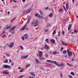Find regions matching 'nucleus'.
<instances>
[{"label":"nucleus","mask_w":78,"mask_h":78,"mask_svg":"<svg viewBox=\"0 0 78 78\" xmlns=\"http://www.w3.org/2000/svg\"><path fill=\"white\" fill-rule=\"evenodd\" d=\"M46 62H51L50 63L51 64H55V65L57 66H58V67H61V66H63V67H64L65 66V65H64V64L62 63L61 64H58V63L56 62V61H51V60H48L46 61Z\"/></svg>","instance_id":"obj_1"},{"label":"nucleus","mask_w":78,"mask_h":78,"mask_svg":"<svg viewBox=\"0 0 78 78\" xmlns=\"http://www.w3.org/2000/svg\"><path fill=\"white\" fill-rule=\"evenodd\" d=\"M31 24L32 25L34 24V27H37L39 25V24H38V21L37 20H36L34 23V22H32L31 23Z\"/></svg>","instance_id":"obj_2"},{"label":"nucleus","mask_w":78,"mask_h":78,"mask_svg":"<svg viewBox=\"0 0 78 78\" xmlns=\"http://www.w3.org/2000/svg\"><path fill=\"white\" fill-rule=\"evenodd\" d=\"M44 47L46 49L48 50L50 49V46L47 45V44H46L44 45Z\"/></svg>","instance_id":"obj_3"},{"label":"nucleus","mask_w":78,"mask_h":78,"mask_svg":"<svg viewBox=\"0 0 78 78\" xmlns=\"http://www.w3.org/2000/svg\"><path fill=\"white\" fill-rule=\"evenodd\" d=\"M69 2L68 1L66 2V9L67 10L69 9Z\"/></svg>","instance_id":"obj_4"},{"label":"nucleus","mask_w":78,"mask_h":78,"mask_svg":"<svg viewBox=\"0 0 78 78\" xmlns=\"http://www.w3.org/2000/svg\"><path fill=\"white\" fill-rule=\"evenodd\" d=\"M4 67L6 69H11V66L7 65H4Z\"/></svg>","instance_id":"obj_5"},{"label":"nucleus","mask_w":78,"mask_h":78,"mask_svg":"<svg viewBox=\"0 0 78 78\" xmlns=\"http://www.w3.org/2000/svg\"><path fill=\"white\" fill-rule=\"evenodd\" d=\"M42 53H43L42 51H40L39 52V57H40V58H41V57H42Z\"/></svg>","instance_id":"obj_6"},{"label":"nucleus","mask_w":78,"mask_h":78,"mask_svg":"<svg viewBox=\"0 0 78 78\" xmlns=\"http://www.w3.org/2000/svg\"><path fill=\"white\" fill-rule=\"evenodd\" d=\"M28 56L27 55H26L25 56H23L22 55L21 57V59H26L28 58Z\"/></svg>","instance_id":"obj_7"},{"label":"nucleus","mask_w":78,"mask_h":78,"mask_svg":"<svg viewBox=\"0 0 78 78\" xmlns=\"http://www.w3.org/2000/svg\"><path fill=\"white\" fill-rule=\"evenodd\" d=\"M68 54L69 57H72V51H70L68 53Z\"/></svg>","instance_id":"obj_8"},{"label":"nucleus","mask_w":78,"mask_h":78,"mask_svg":"<svg viewBox=\"0 0 78 78\" xmlns=\"http://www.w3.org/2000/svg\"><path fill=\"white\" fill-rule=\"evenodd\" d=\"M14 44V43H11L10 45L9 46V47H10V48H12V47H13Z\"/></svg>","instance_id":"obj_9"},{"label":"nucleus","mask_w":78,"mask_h":78,"mask_svg":"<svg viewBox=\"0 0 78 78\" xmlns=\"http://www.w3.org/2000/svg\"><path fill=\"white\" fill-rule=\"evenodd\" d=\"M24 37L25 39H27L28 37V35L27 34H25L24 35Z\"/></svg>","instance_id":"obj_10"},{"label":"nucleus","mask_w":78,"mask_h":78,"mask_svg":"<svg viewBox=\"0 0 78 78\" xmlns=\"http://www.w3.org/2000/svg\"><path fill=\"white\" fill-rule=\"evenodd\" d=\"M71 28H72V24H70L69 25L68 28V31H69L70 30Z\"/></svg>","instance_id":"obj_11"},{"label":"nucleus","mask_w":78,"mask_h":78,"mask_svg":"<svg viewBox=\"0 0 78 78\" xmlns=\"http://www.w3.org/2000/svg\"><path fill=\"white\" fill-rule=\"evenodd\" d=\"M38 17L40 18V19H43L44 17L40 15L39 14L38 16Z\"/></svg>","instance_id":"obj_12"},{"label":"nucleus","mask_w":78,"mask_h":78,"mask_svg":"<svg viewBox=\"0 0 78 78\" xmlns=\"http://www.w3.org/2000/svg\"><path fill=\"white\" fill-rule=\"evenodd\" d=\"M61 41L62 42V44H63V45H65V46L67 45V44H66V43H64V41H62V40H61Z\"/></svg>","instance_id":"obj_13"},{"label":"nucleus","mask_w":78,"mask_h":78,"mask_svg":"<svg viewBox=\"0 0 78 78\" xmlns=\"http://www.w3.org/2000/svg\"><path fill=\"white\" fill-rule=\"evenodd\" d=\"M16 26H14L13 27H12L11 29L10 30V31H13L14 30L15 28H16Z\"/></svg>","instance_id":"obj_14"},{"label":"nucleus","mask_w":78,"mask_h":78,"mask_svg":"<svg viewBox=\"0 0 78 78\" xmlns=\"http://www.w3.org/2000/svg\"><path fill=\"white\" fill-rule=\"evenodd\" d=\"M16 26H14L13 27H12L11 29L10 30V31H13L14 30L15 28H16Z\"/></svg>","instance_id":"obj_15"},{"label":"nucleus","mask_w":78,"mask_h":78,"mask_svg":"<svg viewBox=\"0 0 78 78\" xmlns=\"http://www.w3.org/2000/svg\"><path fill=\"white\" fill-rule=\"evenodd\" d=\"M32 9H29L27 10V11H26V12L27 13V14H28V13H29V12H30V11H31V10H32Z\"/></svg>","instance_id":"obj_16"},{"label":"nucleus","mask_w":78,"mask_h":78,"mask_svg":"<svg viewBox=\"0 0 78 78\" xmlns=\"http://www.w3.org/2000/svg\"><path fill=\"white\" fill-rule=\"evenodd\" d=\"M27 27V25H24V26L21 29V30H24Z\"/></svg>","instance_id":"obj_17"},{"label":"nucleus","mask_w":78,"mask_h":78,"mask_svg":"<svg viewBox=\"0 0 78 78\" xmlns=\"http://www.w3.org/2000/svg\"><path fill=\"white\" fill-rule=\"evenodd\" d=\"M51 42L52 43H53V44H55V41L54 39H51Z\"/></svg>","instance_id":"obj_18"},{"label":"nucleus","mask_w":78,"mask_h":78,"mask_svg":"<svg viewBox=\"0 0 78 78\" xmlns=\"http://www.w3.org/2000/svg\"><path fill=\"white\" fill-rule=\"evenodd\" d=\"M58 52L56 51H54L52 53V54L53 55H56V54H58Z\"/></svg>","instance_id":"obj_19"},{"label":"nucleus","mask_w":78,"mask_h":78,"mask_svg":"<svg viewBox=\"0 0 78 78\" xmlns=\"http://www.w3.org/2000/svg\"><path fill=\"white\" fill-rule=\"evenodd\" d=\"M64 11V10L62 9H60L59 10V12L60 13H61V12H62Z\"/></svg>","instance_id":"obj_20"},{"label":"nucleus","mask_w":78,"mask_h":78,"mask_svg":"<svg viewBox=\"0 0 78 78\" xmlns=\"http://www.w3.org/2000/svg\"><path fill=\"white\" fill-rule=\"evenodd\" d=\"M56 31L55 30H54L53 33V36H54V34H56Z\"/></svg>","instance_id":"obj_21"},{"label":"nucleus","mask_w":78,"mask_h":78,"mask_svg":"<svg viewBox=\"0 0 78 78\" xmlns=\"http://www.w3.org/2000/svg\"><path fill=\"white\" fill-rule=\"evenodd\" d=\"M3 73H4V74H7L8 75L9 74V72H5V71H3Z\"/></svg>","instance_id":"obj_22"},{"label":"nucleus","mask_w":78,"mask_h":78,"mask_svg":"<svg viewBox=\"0 0 78 78\" xmlns=\"http://www.w3.org/2000/svg\"><path fill=\"white\" fill-rule=\"evenodd\" d=\"M31 19V18L30 17H29L28 20L27 21V23H29V22H30V20Z\"/></svg>","instance_id":"obj_23"},{"label":"nucleus","mask_w":78,"mask_h":78,"mask_svg":"<svg viewBox=\"0 0 78 78\" xmlns=\"http://www.w3.org/2000/svg\"><path fill=\"white\" fill-rule=\"evenodd\" d=\"M53 13H51L49 14V17H53Z\"/></svg>","instance_id":"obj_24"},{"label":"nucleus","mask_w":78,"mask_h":78,"mask_svg":"<svg viewBox=\"0 0 78 78\" xmlns=\"http://www.w3.org/2000/svg\"><path fill=\"white\" fill-rule=\"evenodd\" d=\"M30 73L33 76H35V74H34V73H33V72H30Z\"/></svg>","instance_id":"obj_25"},{"label":"nucleus","mask_w":78,"mask_h":78,"mask_svg":"<svg viewBox=\"0 0 78 78\" xmlns=\"http://www.w3.org/2000/svg\"><path fill=\"white\" fill-rule=\"evenodd\" d=\"M67 53V51L66 50L63 51V54H65V55H66Z\"/></svg>","instance_id":"obj_26"},{"label":"nucleus","mask_w":78,"mask_h":78,"mask_svg":"<svg viewBox=\"0 0 78 78\" xmlns=\"http://www.w3.org/2000/svg\"><path fill=\"white\" fill-rule=\"evenodd\" d=\"M39 12L40 13L41 15V16H42V15H43V12H42V11L41 10H40L39 11Z\"/></svg>","instance_id":"obj_27"},{"label":"nucleus","mask_w":78,"mask_h":78,"mask_svg":"<svg viewBox=\"0 0 78 78\" xmlns=\"http://www.w3.org/2000/svg\"><path fill=\"white\" fill-rule=\"evenodd\" d=\"M71 74L72 75H73V76H74V75H75V73L73 72H71Z\"/></svg>","instance_id":"obj_28"},{"label":"nucleus","mask_w":78,"mask_h":78,"mask_svg":"<svg viewBox=\"0 0 78 78\" xmlns=\"http://www.w3.org/2000/svg\"><path fill=\"white\" fill-rule=\"evenodd\" d=\"M46 42H47V43H49V42L48 41V39L47 38L45 40Z\"/></svg>","instance_id":"obj_29"},{"label":"nucleus","mask_w":78,"mask_h":78,"mask_svg":"<svg viewBox=\"0 0 78 78\" xmlns=\"http://www.w3.org/2000/svg\"><path fill=\"white\" fill-rule=\"evenodd\" d=\"M34 60L35 61H36V62H37V63H38V62H39V60H38V59L36 58H35Z\"/></svg>","instance_id":"obj_30"},{"label":"nucleus","mask_w":78,"mask_h":78,"mask_svg":"<svg viewBox=\"0 0 78 78\" xmlns=\"http://www.w3.org/2000/svg\"><path fill=\"white\" fill-rule=\"evenodd\" d=\"M40 59L42 60H45V57L41 58H40Z\"/></svg>","instance_id":"obj_31"},{"label":"nucleus","mask_w":78,"mask_h":78,"mask_svg":"<svg viewBox=\"0 0 78 78\" xmlns=\"http://www.w3.org/2000/svg\"><path fill=\"white\" fill-rule=\"evenodd\" d=\"M15 19H16V18L15 17L13 19L11 20V22H13V21H14V20H15Z\"/></svg>","instance_id":"obj_32"},{"label":"nucleus","mask_w":78,"mask_h":78,"mask_svg":"<svg viewBox=\"0 0 78 78\" xmlns=\"http://www.w3.org/2000/svg\"><path fill=\"white\" fill-rule=\"evenodd\" d=\"M24 76V75H21L20 76L18 77V78H23Z\"/></svg>","instance_id":"obj_33"},{"label":"nucleus","mask_w":78,"mask_h":78,"mask_svg":"<svg viewBox=\"0 0 78 78\" xmlns=\"http://www.w3.org/2000/svg\"><path fill=\"white\" fill-rule=\"evenodd\" d=\"M48 29H45V33H47V32H48Z\"/></svg>","instance_id":"obj_34"},{"label":"nucleus","mask_w":78,"mask_h":78,"mask_svg":"<svg viewBox=\"0 0 78 78\" xmlns=\"http://www.w3.org/2000/svg\"><path fill=\"white\" fill-rule=\"evenodd\" d=\"M68 76L69 78H73V77L71 75H69Z\"/></svg>","instance_id":"obj_35"},{"label":"nucleus","mask_w":78,"mask_h":78,"mask_svg":"<svg viewBox=\"0 0 78 78\" xmlns=\"http://www.w3.org/2000/svg\"><path fill=\"white\" fill-rule=\"evenodd\" d=\"M23 14H24V15L27 14V12H23Z\"/></svg>","instance_id":"obj_36"},{"label":"nucleus","mask_w":78,"mask_h":78,"mask_svg":"<svg viewBox=\"0 0 78 78\" xmlns=\"http://www.w3.org/2000/svg\"><path fill=\"white\" fill-rule=\"evenodd\" d=\"M74 32H75L76 33H77V32H78V31H77V30H74Z\"/></svg>","instance_id":"obj_37"},{"label":"nucleus","mask_w":78,"mask_h":78,"mask_svg":"<svg viewBox=\"0 0 78 78\" xmlns=\"http://www.w3.org/2000/svg\"><path fill=\"white\" fill-rule=\"evenodd\" d=\"M8 59H6V61H4V62H5V63H8Z\"/></svg>","instance_id":"obj_38"},{"label":"nucleus","mask_w":78,"mask_h":78,"mask_svg":"<svg viewBox=\"0 0 78 78\" xmlns=\"http://www.w3.org/2000/svg\"><path fill=\"white\" fill-rule=\"evenodd\" d=\"M30 64H28V65L26 67H27V68H28V67H30Z\"/></svg>","instance_id":"obj_39"},{"label":"nucleus","mask_w":78,"mask_h":78,"mask_svg":"<svg viewBox=\"0 0 78 78\" xmlns=\"http://www.w3.org/2000/svg\"><path fill=\"white\" fill-rule=\"evenodd\" d=\"M62 33L63 35H64V34H65V32L64 31L62 32Z\"/></svg>","instance_id":"obj_40"},{"label":"nucleus","mask_w":78,"mask_h":78,"mask_svg":"<svg viewBox=\"0 0 78 78\" xmlns=\"http://www.w3.org/2000/svg\"><path fill=\"white\" fill-rule=\"evenodd\" d=\"M63 9H64L65 11H66V7L64 6V5H63Z\"/></svg>","instance_id":"obj_41"},{"label":"nucleus","mask_w":78,"mask_h":78,"mask_svg":"<svg viewBox=\"0 0 78 78\" xmlns=\"http://www.w3.org/2000/svg\"><path fill=\"white\" fill-rule=\"evenodd\" d=\"M37 16H39V14H38L37 13H36L35 15V16H36V17H37Z\"/></svg>","instance_id":"obj_42"},{"label":"nucleus","mask_w":78,"mask_h":78,"mask_svg":"<svg viewBox=\"0 0 78 78\" xmlns=\"http://www.w3.org/2000/svg\"><path fill=\"white\" fill-rule=\"evenodd\" d=\"M67 52L68 53L70 52H69V49H68L67 50Z\"/></svg>","instance_id":"obj_43"},{"label":"nucleus","mask_w":78,"mask_h":78,"mask_svg":"<svg viewBox=\"0 0 78 78\" xmlns=\"http://www.w3.org/2000/svg\"><path fill=\"white\" fill-rule=\"evenodd\" d=\"M10 27H11V26H10L9 27H7L6 28L7 30H8L9 28H10Z\"/></svg>","instance_id":"obj_44"},{"label":"nucleus","mask_w":78,"mask_h":78,"mask_svg":"<svg viewBox=\"0 0 78 78\" xmlns=\"http://www.w3.org/2000/svg\"><path fill=\"white\" fill-rule=\"evenodd\" d=\"M22 1L23 2V3H25V1H26V0H22Z\"/></svg>","instance_id":"obj_45"},{"label":"nucleus","mask_w":78,"mask_h":78,"mask_svg":"<svg viewBox=\"0 0 78 78\" xmlns=\"http://www.w3.org/2000/svg\"><path fill=\"white\" fill-rule=\"evenodd\" d=\"M23 72V70L21 69L20 71V72Z\"/></svg>","instance_id":"obj_46"},{"label":"nucleus","mask_w":78,"mask_h":78,"mask_svg":"<svg viewBox=\"0 0 78 78\" xmlns=\"http://www.w3.org/2000/svg\"><path fill=\"white\" fill-rule=\"evenodd\" d=\"M45 9H48V7H45L44 8Z\"/></svg>","instance_id":"obj_47"},{"label":"nucleus","mask_w":78,"mask_h":78,"mask_svg":"<svg viewBox=\"0 0 78 78\" xmlns=\"http://www.w3.org/2000/svg\"><path fill=\"white\" fill-rule=\"evenodd\" d=\"M21 48L22 49H23V47L22 46H20Z\"/></svg>","instance_id":"obj_48"},{"label":"nucleus","mask_w":78,"mask_h":78,"mask_svg":"<svg viewBox=\"0 0 78 78\" xmlns=\"http://www.w3.org/2000/svg\"><path fill=\"white\" fill-rule=\"evenodd\" d=\"M40 69H42V70H45V69H43L42 68H40Z\"/></svg>","instance_id":"obj_49"},{"label":"nucleus","mask_w":78,"mask_h":78,"mask_svg":"<svg viewBox=\"0 0 78 78\" xmlns=\"http://www.w3.org/2000/svg\"><path fill=\"white\" fill-rule=\"evenodd\" d=\"M22 39H23V41H24L25 40V39H24V37H22Z\"/></svg>","instance_id":"obj_50"},{"label":"nucleus","mask_w":78,"mask_h":78,"mask_svg":"<svg viewBox=\"0 0 78 78\" xmlns=\"http://www.w3.org/2000/svg\"><path fill=\"white\" fill-rule=\"evenodd\" d=\"M60 76L61 77H62V73H60Z\"/></svg>","instance_id":"obj_51"},{"label":"nucleus","mask_w":78,"mask_h":78,"mask_svg":"<svg viewBox=\"0 0 78 78\" xmlns=\"http://www.w3.org/2000/svg\"><path fill=\"white\" fill-rule=\"evenodd\" d=\"M62 50H63V47H62L61 48V51H62Z\"/></svg>","instance_id":"obj_52"},{"label":"nucleus","mask_w":78,"mask_h":78,"mask_svg":"<svg viewBox=\"0 0 78 78\" xmlns=\"http://www.w3.org/2000/svg\"><path fill=\"white\" fill-rule=\"evenodd\" d=\"M6 56H7L9 57L10 55H9V54H7L6 55Z\"/></svg>","instance_id":"obj_53"},{"label":"nucleus","mask_w":78,"mask_h":78,"mask_svg":"<svg viewBox=\"0 0 78 78\" xmlns=\"http://www.w3.org/2000/svg\"><path fill=\"white\" fill-rule=\"evenodd\" d=\"M9 62H12V61H11V59H9Z\"/></svg>","instance_id":"obj_54"},{"label":"nucleus","mask_w":78,"mask_h":78,"mask_svg":"<svg viewBox=\"0 0 78 78\" xmlns=\"http://www.w3.org/2000/svg\"><path fill=\"white\" fill-rule=\"evenodd\" d=\"M61 34V32L60 31H58V34Z\"/></svg>","instance_id":"obj_55"},{"label":"nucleus","mask_w":78,"mask_h":78,"mask_svg":"<svg viewBox=\"0 0 78 78\" xmlns=\"http://www.w3.org/2000/svg\"><path fill=\"white\" fill-rule=\"evenodd\" d=\"M5 37V34H4L3 36H2V37Z\"/></svg>","instance_id":"obj_56"},{"label":"nucleus","mask_w":78,"mask_h":78,"mask_svg":"<svg viewBox=\"0 0 78 78\" xmlns=\"http://www.w3.org/2000/svg\"><path fill=\"white\" fill-rule=\"evenodd\" d=\"M4 33H5V31H3L2 34H4Z\"/></svg>","instance_id":"obj_57"},{"label":"nucleus","mask_w":78,"mask_h":78,"mask_svg":"<svg viewBox=\"0 0 78 78\" xmlns=\"http://www.w3.org/2000/svg\"><path fill=\"white\" fill-rule=\"evenodd\" d=\"M64 57H65V58H67V55H64Z\"/></svg>","instance_id":"obj_58"},{"label":"nucleus","mask_w":78,"mask_h":78,"mask_svg":"<svg viewBox=\"0 0 78 78\" xmlns=\"http://www.w3.org/2000/svg\"><path fill=\"white\" fill-rule=\"evenodd\" d=\"M75 60V59H71V61H74Z\"/></svg>","instance_id":"obj_59"},{"label":"nucleus","mask_w":78,"mask_h":78,"mask_svg":"<svg viewBox=\"0 0 78 78\" xmlns=\"http://www.w3.org/2000/svg\"><path fill=\"white\" fill-rule=\"evenodd\" d=\"M13 1V2H15V3H16L17 2L16 1H14V0H12Z\"/></svg>","instance_id":"obj_60"},{"label":"nucleus","mask_w":78,"mask_h":78,"mask_svg":"<svg viewBox=\"0 0 78 78\" xmlns=\"http://www.w3.org/2000/svg\"><path fill=\"white\" fill-rule=\"evenodd\" d=\"M14 63H12L11 64L12 66H13L14 65Z\"/></svg>","instance_id":"obj_61"},{"label":"nucleus","mask_w":78,"mask_h":78,"mask_svg":"<svg viewBox=\"0 0 78 78\" xmlns=\"http://www.w3.org/2000/svg\"><path fill=\"white\" fill-rule=\"evenodd\" d=\"M13 33H14V32H12V31L11 32V34H12Z\"/></svg>","instance_id":"obj_62"},{"label":"nucleus","mask_w":78,"mask_h":78,"mask_svg":"<svg viewBox=\"0 0 78 78\" xmlns=\"http://www.w3.org/2000/svg\"><path fill=\"white\" fill-rule=\"evenodd\" d=\"M66 64H67L68 66H70V64L68 63H66Z\"/></svg>","instance_id":"obj_63"},{"label":"nucleus","mask_w":78,"mask_h":78,"mask_svg":"<svg viewBox=\"0 0 78 78\" xmlns=\"http://www.w3.org/2000/svg\"><path fill=\"white\" fill-rule=\"evenodd\" d=\"M78 5V3H76V6H77V5Z\"/></svg>","instance_id":"obj_64"}]
</instances>
